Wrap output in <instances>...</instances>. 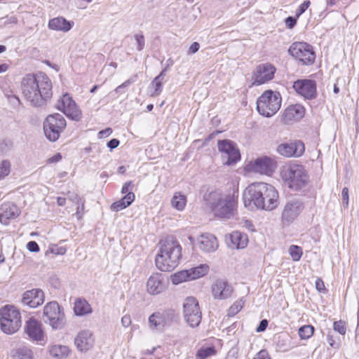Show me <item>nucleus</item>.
I'll list each match as a JSON object with an SVG mask.
<instances>
[{"label": "nucleus", "instance_id": "obj_1", "mask_svg": "<svg viewBox=\"0 0 359 359\" xmlns=\"http://www.w3.org/2000/svg\"><path fill=\"white\" fill-rule=\"evenodd\" d=\"M21 88L23 96L33 107L43 106L53 95L51 81L42 72L24 77Z\"/></svg>", "mask_w": 359, "mask_h": 359}, {"label": "nucleus", "instance_id": "obj_6", "mask_svg": "<svg viewBox=\"0 0 359 359\" xmlns=\"http://www.w3.org/2000/svg\"><path fill=\"white\" fill-rule=\"evenodd\" d=\"M22 325L19 309L14 305L7 304L0 309V329L6 334L17 332Z\"/></svg>", "mask_w": 359, "mask_h": 359}, {"label": "nucleus", "instance_id": "obj_13", "mask_svg": "<svg viewBox=\"0 0 359 359\" xmlns=\"http://www.w3.org/2000/svg\"><path fill=\"white\" fill-rule=\"evenodd\" d=\"M56 108L72 120L79 121L81 119V110L68 94L63 95L57 101Z\"/></svg>", "mask_w": 359, "mask_h": 359}, {"label": "nucleus", "instance_id": "obj_61", "mask_svg": "<svg viewBox=\"0 0 359 359\" xmlns=\"http://www.w3.org/2000/svg\"><path fill=\"white\" fill-rule=\"evenodd\" d=\"M62 158V156L60 154H57L55 156H53V157H51L50 158H49V161L50 163H55V162H57L59 161H60Z\"/></svg>", "mask_w": 359, "mask_h": 359}, {"label": "nucleus", "instance_id": "obj_47", "mask_svg": "<svg viewBox=\"0 0 359 359\" xmlns=\"http://www.w3.org/2000/svg\"><path fill=\"white\" fill-rule=\"evenodd\" d=\"M84 208V201H80L79 206L76 208V212L75 214L79 219H81L83 215Z\"/></svg>", "mask_w": 359, "mask_h": 359}, {"label": "nucleus", "instance_id": "obj_36", "mask_svg": "<svg viewBox=\"0 0 359 359\" xmlns=\"http://www.w3.org/2000/svg\"><path fill=\"white\" fill-rule=\"evenodd\" d=\"M190 280L188 269L178 271L172 276V283L174 285Z\"/></svg>", "mask_w": 359, "mask_h": 359}, {"label": "nucleus", "instance_id": "obj_51", "mask_svg": "<svg viewBox=\"0 0 359 359\" xmlns=\"http://www.w3.org/2000/svg\"><path fill=\"white\" fill-rule=\"evenodd\" d=\"M132 187H133L132 182L130 181V182H126L123 184V186L122 187L121 193L126 194V195L128 193L132 192L131 191Z\"/></svg>", "mask_w": 359, "mask_h": 359}, {"label": "nucleus", "instance_id": "obj_38", "mask_svg": "<svg viewBox=\"0 0 359 359\" xmlns=\"http://www.w3.org/2000/svg\"><path fill=\"white\" fill-rule=\"evenodd\" d=\"M314 332V327L312 325H307L302 326L298 331L299 337L302 339H309Z\"/></svg>", "mask_w": 359, "mask_h": 359}, {"label": "nucleus", "instance_id": "obj_32", "mask_svg": "<svg viewBox=\"0 0 359 359\" xmlns=\"http://www.w3.org/2000/svg\"><path fill=\"white\" fill-rule=\"evenodd\" d=\"M74 311L76 316H82L92 313V308L83 299H77L74 302Z\"/></svg>", "mask_w": 359, "mask_h": 359}, {"label": "nucleus", "instance_id": "obj_44", "mask_svg": "<svg viewBox=\"0 0 359 359\" xmlns=\"http://www.w3.org/2000/svg\"><path fill=\"white\" fill-rule=\"evenodd\" d=\"M51 253L57 255H63L66 253L67 249L64 246H60L58 245H53L50 248Z\"/></svg>", "mask_w": 359, "mask_h": 359}, {"label": "nucleus", "instance_id": "obj_4", "mask_svg": "<svg viewBox=\"0 0 359 359\" xmlns=\"http://www.w3.org/2000/svg\"><path fill=\"white\" fill-rule=\"evenodd\" d=\"M182 257V247L173 238H168L160 242L158 252L155 262L162 271H170L175 269Z\"/></svg>", "mask_w": 359, "mask_h": 359}, {"label": "nucleus", "instance_id": "obj_34", "mask_svg": "<svg viewBox=\"0 0 359 359\" xmlns=\"http://www.w3.org/2000/svg\"><path fill=\"white\" fill-rule=\"evenodd\" d=\"M49 352L53 357L61 359L68 355L69 349L67 346L53 345L50 347Z\"/></svg>", "mask_w": 359, "mask_h": 359}, {"label": "nucleus", "instance_id": "obj_63", "mask_svg": "<svg viewBox=\"0 0 359 359\" xmlns=\"http://www.w3.org/2000/svg\"><path fill=\"white\" fill-rule=\"evenodd\" d=\"M17 22H18L17 18L14 17V16H12L10 18H8V21L6 22V23L15 24Z\"/></svg>", "mask_w": 359, "mask_h": 359}, {"label": "nucleus", "instance_id": "obj_58", "mask_svg": "<svg viewBox=\"0 0 359 359\" xmlns=\"http://www.w3.org/2000/svg\"><path fill=\"white\" fill-rule=\"evenodd\" d=\"M200 48V45L198 42H194L189 47V53L191 54L196 53Z\"/></svg>", "mask_w": 359, "mask_h": 359}, {"label": "nucleus", "instance_id": "obj_46", "mask_svg": "<svg viewBox=\"0 0 359 359\" xmlns=\"http://www.w3.org/2000/svg\"><path fill=\"white\" fill-rule=\"evenodd\" d=\"M135 39L137 44V49L141 51L144 46V37L142 34H135Z\"/></svg>", "mask_w": 359, "mask_h": 359}, {"label": "nucleus", "instance_id": "obj_59", "mask_svg": "<svg viewBox=\"0 0 359 359\" xmlns=\"http://www.w3.org/2000/svg\"><path fill=\"white\" fill-rule=\"evenodd\" d=\"M119 145V140L117 139H111L110 141L107 143V147L110 149H113L116 148Z\"/></svg>", "mask_w": 359, "mask_h": 359}, {"label": "nucleus", "instance_id": "obj_43", "mask_svg": "<svg viewBox=\"0 0 359 359\" xmlns=\"http://www.w3.org/2000/svg\"><path fill=\"white\" fill-rule=\"evenodd\" d=\"M18 359H32V352L30 349L22 348L18 353Z\"/></svg>", "mask_w": 359, "mask_h": 359}, {"label": "nucleus", "instance_id": "obj_56", "mask_svg": "<svg viewBox=\"0 0 359 359\" xmlns=\"http://www.w3.org/2000/svg\"><path fill=\"white\" fill-rule=\"evenodd\" d=\"M296 23L297 20L293 17L290 16L285 19V24L288 28H292L296 25Z\"/></svg>", "mask_w": 359, "mask_h": 359}, {"label": "nucleus", "instance_id": "obj_15", "mask_svg": "<svg viewBox=\"0 0 359 359\" xmlns=\"http://www.w3.org/2000/svg\"><path fill=\"white\" fill-rule=\"evenodd\" d=\"M24 330L30 340L40 345H43L46 343V334L43 330V325L36 318H29L25 322Z\"/></svg>", "mask_w": 359, "mask_h": 359}, {"label": "nucleus", "instance_id": "obj_50", "mask_svg": "<svg viewBox=\"0 0 359 359\" xmlns=\"http://www.w3.org/2000/svg\"><path fill=\"white\" fill-rule=\"evenodd\" d=\"M341 196H342V200H343L344 205L346 207H348L349 199H348V189L347 187H344L342 189Z\"/></svg>", "mask_w": 359, "mask_h": 359}, {"label": "nucleus", "instance_id": "obj_10", "mask_svg": "<svg viewBox=\"0 0 359 359\" xmlns=\"http://www.w3.org/2000/svg\"><path fill=\"white\" fill-rule=\"evenodd\" d=\"M288 51L292 57L299 60L303 65H311L315 60V53L313 48L307 43H294L290 47Z\"/></svg>", "mask_w": 359, "mask_h": 359}, {"label": "nucleus", "instance_id": "obj_64", "mask_svg": "<svg viewBox=\"0 0 359 359\" xmlns=\"http://www.w3.org/2000/svg\"><path fill=\"white\" fill-rule=\"evenodd\" d=\"M8 69V65L6 64L0 65V74L5 72Z\"/></svg>", "mask_w": 359, "mask_h": 359}, {"label": "nucleus", "instance_id": "obj_49", "mask_svg": "<svg viewBox=\"0 0 359 359\" xmlns=\"http://www.w3.org/2000/svg\"><path fill=\"white\" fill-rule=\"evenodd\" d=\"M310 4H311V2L309 1H304L299 7V9L297 11V17H299L302 13H304L306 11V10L309 7Z\"/></svg>", "mask_w": 359, "mask_h": 359}, {"label": "nucleus", "instance_id": "obj_19", "mask_svg": "<svg viewBox=\"0 0 359 359\" xmlns=\"http://www.w3.org/2000/svg\"><path fill=\"white\" fill-rule=\"evenodd\" d=\"M168 281L160 273L151 274L147 282V290L151 295L159 294L167 288Z\"/></svg>", "mask_w": 359, "mask_h": 359}, {"label": "nucleus", "instance_id": "obj_24", "mask_svg": "<svg viewBox=\"0 0 359 359\" xmlns=\"http://www.w3.org/2000/svg\"><path fill=\"white\" fill-rule=\"evenodd\" d=\"M95 338L92 331L83 330L80 331L74 339V344L79 351L84 352L93 348Z\"/></svg>", "mask_w": 359, "mask_h": 359}, {"label": "nucleus", "instance_id": "obj_54", "mask_svg": "<svg viewBox=\"0 0 359 359\" xmlns=\"http://www.w3.org/2000/svg\"><path fill=\"white\" fill-rule=\"evenodd\" d=\"M268 326V321L266 319L261 320L259 326L257 327L256 331L257 332H264Z\"/></svg>", "mask_w": 359, "mask_h": 359}, {"label": "nucleus", "instance_id": "obj_41", "mask_svg": "<svg viewBox=\"0 0 359 359\" xmlns=\"http://www.w3.org/2000/svg\"><path fill=\"white\" fill-rule=\"evenodd\" d=\"M11 163L7 160H4L0 163V180L8 175L11 172Z\"/></svg>", "mask_w": 359, "mask_h": 359}, {"label": "nucleus", "instance_id": "obj_14", "mask_svg": "<svg viewBox=\"0 0 359 359\" xmlns=\"http://www.w3.org/2000/svg\"><path fill=\"white\" fill-rule=\"evenodd\" d=\"M175 317L172 310H161L153 313L149 317V328L152 330L162 332L169 325Z\"/></svg>", "mask_w": 359, "mask_h": 359}, {"label": "nucleus", "instance_id": "obj_5", "mask_svg": "<svg viewBox=\"0 0 359 359\" xmlns=\"http://www.w3.org/2000/svg\"><path fill=\"white\" fill-rule=\"evenodd\" d=\"M280 176L286 187L293 191H300L309 183V177L304 167L288 163L280 168Z\"/></svg>", "mask_w": 359, "mask_h": 359}, {"label": "nucleus", "instance_id": "obj_9", "mask_svg": "<svg viewBox=\"0 0 359 359\" xmlns=\"http://www.w3.org/2000/svg\"><path fill=\"white\" fill-rule=\"evenodd\" d=\"M66 125V121L62 115L60 114L49 115L43 122L44 134L50 141L55 142L58 140Z\"/></svg>", "mask_w": 359, "mask_h": 359}, {"label": "nucleus", "instance_id": "obj_45", "mask_svg": "<svg viewBox=\"0 0 359 359\" xmlns=\"http://www.w3.org/2000/svg\"><path fill=\"white\" fill-rule=\"evenodd\" d=\"M136 76L133 78H130L126 81H124L123 83L119 85L118 87H116L114 90L116 93H120L121 89L128 87L130 84L134 83L135 81Z\"/></svg>", "mask_w": 359, "mask_h": 359}, {"label": "nucleus", "instance_id": "obj_7", "mask_svg": "<svg viewBox=\"0 0 359 359\" xmlns=\"http://www.w3.org/2000/svg\"><path fill=\"white\" fill-rule=\"evenodd\" d=\"M282 98L278 92L268 90L257 100V109L259 114L271 117L276 114L281 106Z\"/></svg>", "mask_w": 359, "mask_h": 359}, {"label": "nucleus", "instance_id": "obj_11", "mask_svg": "<svg viewBox=\"0 0 359 359\" xmlns=\"http://www.w3.org/2000/svg\"><path fill=\"white\" fill-rule=\"evenodd\" d=\"M184 317L187 323L192 327H197L201 320V312L196 298H186L183 304Z\"/></svg>", "mask_w": 359, "mask_h": 359}, {"label": "nucleus", "instance_id": "obj_18", "mask_svg": "<svg viewBox=\"0 0 359 359\" xmlns=\"http://www.w3.org/2000/svg\"><path fill=\"white\" fill-rule=\"evenodd\" d=\"M249 170L261 175H271L275 169L274 161L267 156L257 158L255 161L250 162L248 165Z\"/></svg>", "mask_w": 359, "mask_h": 359}, {"label": "nucleus", "instance_id": "obj_37", "mask_svg": "<svg viewBox=\"0 0 359 359\" xmlns=\"http://www.w3.org/2000/svg\"><path fill=\"white\" fill-rule=\"evenodd\" d=\"M216 351L214 347H201L198 350L196 354V359H207L211 355H214Z\"/></svg>", "mask_w": 359, "mask_h": 359}, {"label": "nucleus", "instance_id": "obj_52", "mask_svg": "<svg viewBox=\"0 0 359 359\" xmlns=\"http://www.w3.org/2000/svg\"><path fill=\"white\" fill-rule=\"evenodd\" d=\"M112 133V130L110 128H107L104 130H102L98 133L99 138H104L109 137Z\"/></svg>", "mask_w": 359, "mask_h": 359}, {"label": "nucleus", "instance_id": "obj_30", "mask_svg": "<svg viewBox=\"0 0 359 359\" xmlns=\"http://www.w3.org/2000/svg\"><path fill=\"white\" fill-rule=\"evenodd\" d=\"M166 80L163 79V74H159L156 76L152 81L150 83L148 90L150 93L151 97L158 96L162 90L163 83H165Z\"/></svg>", "mask_w": 359, "mask_h": 359}, {"label": "nucleus", "instance_id": "obj_25", "mask_svg": "<svg viewBox=\"0 0 359 359\" xmlns=\"http://www.w3.org/2000/svg\"><path fill=\"white\" fill-rule=\"evenodd\" d=\"M211 290L213 297L219 300L230 297L233 293L231 285L222 279H218L213 283Z\"/></svg>", "mask_w": 359, "mask_h": 359}, {"label": "nucleus", "instance_id": "obj_17", "mask_svg": "<svg viewBox=\"0 0 359 359\" xmlns=\"http://www.w3.org/2000/svg\"><path fill=\"white\" fill-rule=\"evenodd\" d=\"M189 238L194 245L198 247L204 252H214L218 248L217 238L210 233L201 234L196 238L190 236Z\"/></svg>", "mask_w": 359, "mask_h": 359}, {"label": "nucleus", "instance_id": "obj_27", "mask_svg": "<svg viewBox=\"0 0 359 359\" xmlns=\"http://www.w3.org/2000/svg\"><path fill=\"white\" fill-rule=\"evenodd\" d=\"M20 212L18 207L13 203H4L0 206V222L7 225L11 219L18 217Z\"/></svg>", "mask_w": 359, "mask_h": 359}, {"label": "nucleus", "instance_id": "obj_20", "mask_svg": "<svg viewBox=\"0 0 359 359\" xmlns=\"http://www.w3.org/2000/svg\"><path fill=\"white\" fill-rule=\"evenodd\" d=\"M45 296L41 289L34 288L25 291L22 296L21 303L29 308H36L43 304Z\"/></svg>", "mask_w": 359, "mask_h": 359}, {"label": "nucleus", "instance_id": "obj_31", "mask_svg": "<svg viewBox=\"0 0 359 359\" xmlns=\"http://www.w3.org/2000/svg\"><path fill=\"white\" fill-rule=\"evenodd\" d=\"M134 200V193L129 192L121 200L113 203L111 205V209L114 211L118 212L128 207Z\"/></svg>", "mask_w": 359, "mask_h": 359}, {"label": "nucleus", "instance_id": "obj_53", "mask_svg": "<svg viewBox=\"0 0 359 359\" xmlns=\"http://www.w3.org/2000/svg\"><path fill=\"white\" fill-rule=\"evenodd\" d=\"M253 359H270V357L266 350H262L256 355Z\"/></svg>", "mask_w": 359, "mask_h": 359}, {"label": "nucleus", "instance_id": "obj_40", "mask_svg": "<svg viewBox=\"0 0 359 359\" xmlns=\"http://www.w3.org/2000/svg\"><path fill=\"white\" fill-rule=\"evenodd\" d=\"M289 253L293 261H299L303 254L302 250L297 245H292L289 248Z\"/></svg>", "mask_w": 359, "mask_h": 359}, {"label": "nucleus", "instance_id": "obj_28", "mask_svg": "<svg viewBox=\"0 0 359 359\" xmlns=\"http://www.w3.org/2000/svg\"><path fill=\"white\" fill-rule=\"evenodd\" d=\"M73 25L74 22L68 21L62 17L54 18L48 22L49 29L64 32L69 31Z\"/></svg>", "mask_w": 359, "mask_h": 359}, {"label": "nucleus", "instance_id": "obj_57", "mask_svg": "<svg viewBox=\"0 0 359 359\" xmlns=\"http://www.w3.org/2000/svg\"><path fill=\"white\" fill-rule=\"evenodd\" d=\"M131 318L130 316L128 315H125L121 318V324L123 327H128L131 324Z\"/></svg>", "mask_w": 359, "mask_h": 359}, {"label": "nucleus", "instance_id": "obj_39", "mask_svg": "<svg viewBox=\"0 0 359 359\" xmlns=\"http://www.w3.org/2000/svg\"><path fill=\"white\" fill-rule=\"evenodd\" d=\"M245 301L243 298L239 299L231 305L228 310L229 316H234L237 314L243 307Z\"/></svg>", "mask_w": 359, "mask_h": 359}, {"label": "nucleus", "instance_id": "obj_60", "mask_svg": "<svg viewBox=\"0 0 359 359\" xmlns=\"http://www.w3.org/2000/svg\"><path fill=\"white\" fill-rule=\"evenodd\" d=\"M69 198L72 201L76 202L77 204H79L80 201H83L76 194H70Z\"/></svg>", "mask_w": 359, "mask_h": 359}, {"label": "nucleus", "instance_id": "obj_2", "mask_svg": "<svg viewBox=\"0 0 359 359\" xmlns=\"http://www.w3.org/2000/svg\"><path fill=\"white\" fill-rule=\"evenodd\" d=\"M279 195L274 187L264 182H257L249 185L243 194V202L246 208L272 210L278 205Z\"/></svg>", "mask_w": 359, "mask_h": 359}, {"label": "nucleus", "instance_id": "obj_48", "mask_svg": "<svg viewBox=\"0 0 359 359\" xmlns=\"http://www.w3.org/2000/svg\"><path fill=\"white\" fill-rule=\"evenodd\" d=\"M27 248L29 251L36 252L39 251V245L35 241H29L27 244Z\"/></svg>", "mask_w": 359, "mask_h": 359}, {"label": "nucleus", "instance_id": "obj_29", "mask_svg": "<svg viewBox=\"0 0 359 359\" xmlns=\"http://www.w3.org/2000/svg\"><path fill=\"white\" fill-rule=\"evenodd\" d=\"M230 246L233 248L243 249L248 243V237L247 234L240 231H233L230 236Z\"/></svg>", "mask_w": 359, "mask_h": 359}, {"label": "nucleus", "instance_id": "obj_21", "mask_svg": "<svg viewBox=\"0 0 359 359\" xmlns=\"http://www.w3.org/2000/svg\"><path fill=\"white\" fill-rule=\"evenodd\" d=\"M277 151L285 157H299L304 151V144L301 141L280 144L277 148Z\"/></svg>", "mask_w": 359, "mask_h": 359}, {"label": "nucleus", "instance_id": "obj_33", "mask_svg": "<svg viewBox=\"0 0 359 359\" xmlns=\"http://www.w3.org/2000/svg\"><path fill=\"white\" fill-rule=\"evenodd\" d=\"M190 280H193L206 275L209 271V266L207 264H200L198 266L188 269Z\"/></svg>", "mask_w": 359, "mask_h": 359}, {"label": "nucleus", "instance_id": "obj_62", "mask_svg": "<svg viewBox=\"0 0 359 359\" xmlns=\"http://www.w3.org/2000/svg\"><path fill=\"white\" fill-rule=\"evenodd\" d=\"M57 204L60 206H63L65 204L66 198L63 197H58L57 200Z\"/></svg>", "mask_w": 359, "mask_h": 359}, {"label": "nucleus", "instance_id": "obj_3", "mask_svg": "<svg viewBox=\"0 0 359 359\" xmlns=\"http://www.w3.org/2000/svg\"><path fill=\"white\" fill-rule=\"evenodd\" d=\"M238 192L216 189L206 193L204 201L217 217L229 219L233 217L238 205Z\"/></svg>", "mask_w": 359, "mask_h": 359}, {"label": "nucleus", "instance_id": "obj_35", "mask_svg": "<svg viewBox=\"0 0 359 359\" xmlns=\"http://www.w3.org/2000/svg\"><path fill=\"white\" fill-rule=\"evenodd\" d=\"M187 204V197L180 192L175 193L171 199V205L179 211H182Z\"/></svg>", "mask_w": 359, "mask_h": 359}, {"label": "nucleus", "instance_id": "obj_42", "mask_svg": "<svg viewBox=\"0 0 359 359\" xmlns=\"http://www.w3.org/2000/svg\"><path fill=\"white\" fill-rule=\"evenodd\" d=\"M333 328L336 332H338L339 334L344 335L346 334V327L345 325V322L342 320L336 321L334 323Z\"/></svg>", "mask_w": 359, "mask_h": 359}, {"label": "nucleus", "instance_id": "obj_12", "mask_svg": "<svg viewBox=\"0 0 359 359\" xmlns=\"http://www.w3.org/2000/svg\"><path fill=\"white\" fill-rule=\"evenodd\" d=\"M304 209V203L299 199L287 201L284 205L281 213V222L284 226L292 224Z\"/></svg>", "mask_w": 359, "mask_h": 359}, {"label": "nucleus", "instance_id": "obj_8", "mask_svg": "<svg viewBox=\"0 0 359 359\" xmlns=\"http://www.w3.org/2000/svg\"><path fill=\"white\" fill-rule=\"evenodd\" d=\"M43 320L53 330H61L66 325L65 313L56 302H50L45 305Z\"/></svg>", "mask_w": 359, "mask_h": 359}, {"label": "nucleus", "instance_id": "obj_26", "mask_svg": "<svg viewBox=\"0 0 359 359\" xmlns=\"http://www.w3.org/2000/svg\"><path fill=\"white\" fill-rule=\"evenodd\" d=\"M305 114L304 107L299 104H291L288 106L284 111L283 119L285 123H290L301 119Z\"/></svg>", "mask_w": 359, "mask_h": 359}, {"label": "nucleus", "instance_id": "obj_22", "mask_svg": "<svg viewBox=\"0 0 359 359\" xmlns=\"http://www.w3.org/2000/svg\"><path fill=\"white\" fill-rule=\"evenodd\" d=\"M275 72L276 68L271 64L266 63L257 66L253 76V84L259 86L271 80Z\"/></svg>", "mask_w": 359, "mask_h": 359}, {"label": "nucleus", "instance_id": "obj_55", "mask_svg": "<svg viewBox=\"0 0 359 359\" xmlns=\"http://www.w3.org/2000/svg\"><path fill=\"white\" fill-rule=\"evenodd\" d=\"M316 288L319 292H323L325 290V287L324 283L320 278L316 279Z\"/></svg>", "mask_w": 359, "mask_h": 359}, {"label": "nucleus", "instance_id": "obj_16", "mask_svg": "<svg viewBox=\"0 0 359 359\" xmlns=\"http://www.w3.org/2000/svg\"><path fill=\"white\" fill-rule=\"evenodd\" d=\"M217 145L218 149L222 154L224 164L231 165L240 160L239 151L231 140H219Z\"/></svg>", "mask_w": 359, "mask_h": 359}, {"label": "nucleus", "instance_id": "obj_23", "mask_svg": "<svg viewBox=\"0 0 359 359\" xmlns=\"http://www.w3.org/2000/svg\"><path fill=\"white\" fill-rule=\"evenodd\" d=\"M295 91L306 99H312L316 95V84L313 80L303 79L293 84Z\"/></svg>", "mask_w": 359, "mask_h": 359}]
</instances>
